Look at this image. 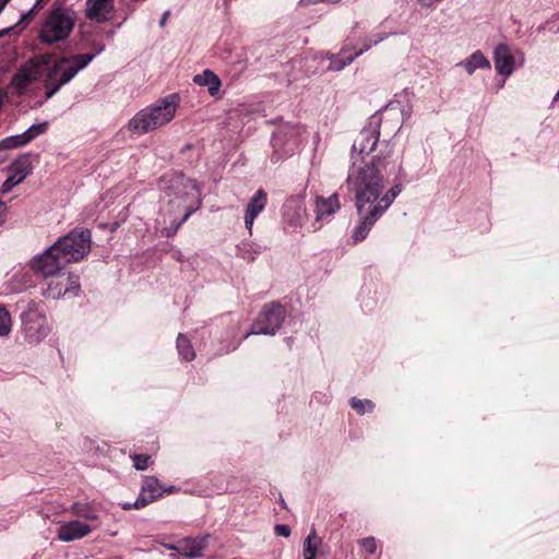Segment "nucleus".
Instances as JSON below:
<instances>
[{"label":"nucleus","mask_w":559,"mask_h":559,"mask_svg":"<svg viewBox=\"0 0 559 559\" xmlns=\"http://www.w3.org/2000/svg\"><path fill=\"white\" fill-rule=\"evenodd\" d=\"M456 66L464 68L468 75H472L476 70H489L491 68L490 61L480 50L474 51L468 58L460 61Z\"/></svg>","instance_id":"obj_21"},{"label":"nucleus","mask_w":559,"mask_h":559,"mask_svg":"<svg viewBox=\"0 0 559 559\" xmlns=\"http://www.w3.org/2000/svg\"><path fill=\"white\" fill-rule=\"evenodd\" d=\"M369 39L370 37H365L361 39L362 47L365 46V44H369Z\"/></svg>","instance_id":"obj_39"},{"label":"nucleus","mask_w":559,"mask_h":559,"mask_svg":"<svg viewBox=\"0 0 559 559\" xmlns=\"http://www.w3.org/2000/svg\"><path fill=\"white\" fill-rule=\"evenodd\" d=\"M277 536L289 537L290 528L286 524H277L274 528Z\"/></svg>","instance_id":"obj_35"},{"label":"nucleus","mask_w":559,"mask_h":559,"mask_svg":"<svg viewBox=\"0 0 559 559\" xmlns=\"http://www.w3.org/2000/svg\"><path fill=\"white\" fill-rule=\"evenodd\" d=\"M46 131H47V122L45 121L41 123H35V124L31 126L27 130L22 132V135H23L26 144H28L29 142L35 140L37 136L44 134Z\"/></svg>","instance_id":"obj_27"},{"label":"nucleus","mask_w":559,"mask_h":559,"mask_svg":"<svg viewBox=\"0 0 559 559\" xmlns=\"http://www.w3.org/2000/svg\"><path fill=\"white\" fill-rule=\"evenodd\" d=\"M40 1L41 0H36V3L34 4V7L27 12V15H29L34 12V10L40 4Z\"/></svg>","instance_id":"obj_38"},{"label":"nucleus","mask_w":559,"mask_h":559,"mask_svg":"<svg viewBox=\"0 0 559 559\" xmlns=\"http://www.w3.org/2000/svg\"><path fill=\"white\" fill-rule=\"evenodd\" d=\"M92 532V527L79 520L61 522L57 532L59 540L70 543L87 536Z\"/></svg>","instance_id":"obj_15"},{"label":"nucleus","mask_w":559,"mask_h":559,"mask_svg":"<svg viewBox=\"0 0 559 559\" xmlns=\"http://www.w3.org/2000/svg\"><path fill=\"white\" fill-rule=\"evenodd\" d=\"M177 349L182 359L187 361H191L195 357L190 340H188L183 334H179L177 337Z\"/></svg>","instance_id":"obj_24"},{"label":"nucleus","mask_w":559,"mask_h":559,"mask_svg":"<svg viewBox=\"0 0 559 559\" xmlns=\"http://www.w3.org/2000/svg\"><path fill=\"white\" fill-rule=\"evenodd\" d=\"M7 211H8V209H7L5 203L0 201V225L5 222Z\"/></svg>","instance_id":"obj_36"},{"label":"nucleus","mask_w":559,"mask_h":559,"mask_svg":"<svg viewBox=\"0 0 559 559\" xmlns=\"http://www.w3.org/2000/svg\"><path fill=\"white\" fill-rule=\"evenodd\" d=\"M168 19V12H165L159 21L160 26H164Z\"/></svg>","instance_id":"obj_37"},{"label":"nucleus","mask_w":559,"mask_h":559,"mask_svg":"<svg viewBox=\"0 0 559 559\" xmlns=\"http://www.w3.org/2000/svg\"><path fill=\"white\" fill-rule=\"evenodd\" d=\"M114 0H87L86 16L103 23L111 19Z\"/></svg>","instance_id":"obj_18"},{"label":"nucleus","mask_w":559,"mask_h":559,"mask_svg":"<svg viewBox=\"0 0 559 559\" xmlns=\"http://www.w3.org/2000/svg\"><path fill=\"white\" fill-rule=\"evenodd\" d=\"M393 146L385 142L379 153L369 159L352 162L347 178V190L354 195L359 222L352 233L354 242L366 239L374 224L384 215L402 192L400 182L385 190V175L392 165Z\"/></svg>","instance_id":"obj_1"},{"label":"nucleus","mask_w":559,"mask_h":559,"mask_svg":"<svg viewBox=\"0 0 559 559\" xmlns=\"http://www.w3.org/2000/svg\"><path fill=\"white\" fill-rule=\"evenodd\" d=\"M318 548V537L316 531L312 530L304 542V558L316 559Z\"/></svg>","instance_id":"obj_25"},{"label":"nucleus","mask_w":559,"mask_h":559,"mask_svg":"<svg viewBox=\"0 0 559 559\" xmlns=\"http://www.w3.org/2000/svg\"><path fill=\"white\" fill-rule=\"evenodd\" d=\"M359 23H356L353 27V32H355L358 28Z\"/></svg>","instance_id":"obj_41"},{"label":"nucleus","mask_w":559,"mask_h":559,"mask_svg":"<svg viewBox=\"0 0 559 559\" xmlns=\"http://www.w3.org/2000/svg\"><path fill=\"white\" fill-rule=\"evenodd\" d=\"M349 51L348 46H344L337 55H329L328 58L330 63L328 66V70L330 71H341L347 66H349L357 57V51L354 53L347 55Z\"/></svg>","instance_id":"obj_23"},{"label":"nucleus","mask_w":559,"mask_h":559,"mask_svg":"<svg viewBox=\"0 0 559 559\" xmlns=\"http://www.w3.org/2000/svg\"><path fill=\"white\" fill-rule=\"evenodd\" d=\"M380 131L379 124L370 123L364 128L353 144L352 150V162L355 159H366L370 153H372L379 142Z\"/></svg>","instance_id":"obj_13"},{"label":"nucleus","mask_w":559,"mask_h":559,"mask_svg":"<svg viewBox=\"0 0 559 559\" xmlns=\"http://www.w3.org/2000/svg\"><path fill=\"white\" fill-rule=\"evenodd\" d=\"M24 145H26V142L22 133L10 135L0 141V151L13 150Z\"/></svg>","instance_id":"obj_26"},{"label":"nucleus","mask_w":559,"mask_h":559,"mask_svg":"<svg viewBox=\"0 0 559 559\" xmlns=\"http://www.w3.org/2000/svg\"><path fill=\"white\" fill-rule=\"evenodd\" d=\"M131 459L133 461V466L135 469L144 471L147 468L151 457L150 455L146 454H134L131 456Z\"/></svg>","instance_id":"obj_33"},{"label":"nucleus","mask_w":559,"mask_h":559,"mask_svg":"<svg viewBox=\"0 0 559 559\" xmlns=\"http://www.w3.org/2000/svg\"><path fill=\"white\" fill-rule=\"evenodd\" d=\"M178 96L170 94L138 111L128 122L131 133L142 135L169 123L176 115Z\"/></svg>","instance_id":"obj_3"},{"label":"nucleus","mask_w":559,"mask_h":559,"mask_svg":"<svg viewBox=\"0 0 559 559\" xmlns=\"http://www.w3.org/2000/svg\"><path fill=\"white\" fill-rule=\"evenodd\" d=\"M193 82L199 86L207 87V92L211 96H216L222 85L219 78L209 69L194 75Z\"/></svg>","instance_id":"obj_22"},{"label":"nucleus","mask_w":559,"mask_h":559,"mask_svg":"<svg viewBox=\"0 0 559 559\" xmlns=\"http://www.w3.org/2000/svg\"><path fill=\"white\" fill-rule=\"evenodd\" d=\"M11 175L1 186V193H9L15 186L21 183L28 175L29 168L27 162H15L10 166Z\"/></svg>","instance_id":"obj_20"},{"label":"nucleus","mask_w":559,"mask_h":559,"mask_svg":"<svg viewBox=\"0 0 559 559\" xmlns=\"http://www.w3.org/2000/svg\"><path fill=\"white\" fill-rule=\"evenodd\" d=\"M92 233L87 228H74L53 245L68 264L84 259L91 250Z\"/></svg>","instance_id":"obj_7"},{"label":"nucleus","mask_w":559,"mask_h":559,"mask_svg":"<svg viewBox=\"0 0 559 559\" xmlns=\"http://www.w3.org/2000/svg\"><path fill=\"white\" fill-rule=\"evenodd\" d=\"M284 319L285 309L280 302L266 304L253 322L250 331L246 333L245 338L259 334L275 335L281 329Z\"/></svg>","instance_id":"obj_9"},{"label":"nucleus","mask_w":559,"mask_h":559,"mask_svg":"<svg viewBox=\"0 0 559 559\" xmlns=\"http://www.w3.org/2000/svg\"><path fill=\"white\" fill-rule=\"evenodd\" d=\"M162 200L166 204L163 216L170 217V227L163 230L166 237L174 236L179 227L194 213L200 203V190L194 180L182 174L168 175L163 178Z\"/></svg>","instance_id":"obj_2"},{"label":"nucleus","mask_w":559,"mask_h":559,"mask_svg":"<svg viewBox=\"0 0 559 559\" xmlns=\"http://www.w3.org/2000/svg\"><path fill=\"white\" fill-rule=\"evenodd\" d=\"M306 219V210L298 205L292 215V217H288L286 223L289 227L298 228L301 227Z\"/></svg>","instance_id":"obj_29"},{"label":"nucleus","mask_w":559,"mask_h":559,"mask_svg":"<svg viewBox=\"0 0 559 559\" xmlns=\"http://www.w3.org/2000/svg\"><path fill=\"white\" fill-rule=\"evenodd\" d=\"M360 545L365 549V551L369 554H373L377 549L376 539L373 537H367L361 539Z\"/></svg>","instance_id":"obj_34"},{"label":"nucleus","mask_w":559,"mask_h":559,"mask_svg":"<svg viewBox=\"0 0 559 559\" xmlns=\"http://www.w3.org/2000/svg\"><path fill=\"white\" fill-rule=\"evenodd\" d=\"M19 305L24 308L20 314L24 340L28 344L37 345L50 333V326L47 323L44 310V302L28 298L22 299Z\"/></svg>","instance_id":"obj_5"},{"label":"nucleus","mask_w":559,"mask_h":559,"mask_svg":"<svg viewBox=\"0 0 559 559\" xmlns=\"http://www.w3.org/2000/svg\"><path fill=\"white\" fill-rule=\"evenodd\" d=\"M341 207L338 194L333 193L329 198H316V219L313 222L314 230L322 227V222L329 219Z\"/></svg>","instance_id":"obj_14"},{"label":"nucleus","mask_w":559,"mask_h":559,"mask_svg":"<svg viewBox=\"0 0 559 559\" xmlns=\"http://www.w3.org/2000/svg\"><path fill=\"white\" fill-rule=\"evenodd\" d=\"M52 243L43 253L37 254L31 261V269L44 278L56 275L64 270L68 265L62 254Z\"/></svg>","instance_id":"obj_10"},{"label":"nucleus","mask_w":559,"mask_h":559,"mask_svg":"<svg viewBox=\"0 0 559 559\" xmlns=\"http://www.w3.org/2000/svg\"><path fill=\"white\" fill-rule=\"evenodd\" d=\"M496 71L503 76H509L514 71V57L507 45L500 44L493 51Z\"/></svg>","instance_id":"obj_19"},{"label":"nucleus","mask_w":559,"mask_h":559,"mask_svg":"<svg viewBox=\"0 0 559 559\" xmlns=\"http://www.w3.org/2000/svg\"><path fill=\"white\" fill-rule=\"evenodd\" d=\"M168 549L176 550L177 551V544L176 545H166Z\"/></svg>","instance_id":"obj_40"},{"label":"nucleus","mask_w":559,"mask_h":559,"mask_svg":"<svg viewBox=\"0 0 559 559\" xmlns=\"http://www.w3.org/2000/svg\"><path fill=\"white\" fill-rule=\"evenodd\" d=\"M350 406L357 411L359 414H365L371 412L373 409V403L370 400H359L353 397L350 400Z\"/></svg>","instance_id":"obj_31"},{"label":"nucleus","mask_w":559,"mask_h":559,"mask_svg":"<svg viewBox=\"0 0 559 559\" xmlns=\"http://www.w3.org/2000/svg\"><path fill=\"white\" fill-rule=\"evenodd\" d=\"M75 22L76 15L72 9L56 7L43 21L38 37L41 43L47 45L62 41L70 36Z\"/></svg>","instance_id":"obj_6"},{"label":"nucleus","mask_w":559,"mask_h":559,"mask_svg":"<svg viewBox=\"0 0 559 559\" xmlns=\"http://www.w3.org/2000/svg\"><path fill=\"white\" fill-rule=\"evenodd\" d=\"M104 49L102 46L95 53H81L63 57L51 67L47 63L45 80L46 98H51L63 85L68 84L79 71L86 68L92 60Z\"/></svg>","instance_id":"obj_4"},{"label":"nucleus","mask_w":559,"mask_h":559,"mask_svg":"<svg viewBox=\"0 0 559 559\" xmlns=\"http://www.w3.org/2000/svg\"><path fill=\"white\" fill-rule=\"evenodd\" d=\"M48 61H50L48 56H37L28 60L14 74L12 85L20 92L23 91L31 82L38 80L43 75Z\"/></svg>","instance_id":"obj_11"},{"label":"nucleus","mask_w":559,"mask_h":559,"mask_svg":"<svg viewBox=\"0 0 559 559\" xmlns=\"http://www.w3.org/2000/svg\"><path fill=\"white\" fill-rule=\"evenodd\" d=\"M266 203L267 195L262 189H259L249 201L245 211V225L250 234L252 230L254 219L258 217L260 213L263 212V210L266 206Z\"/></svg>","instance_id":"obj_17"},{"label":"nucleus","mask_w":559,"mask_h":559,"mask_svg":"<svg viewBox=\"0 0 559 559\" xmlns=\"http://www.w3.org/2000/svg\"><path fill=\"white\" fill-rule=\"evenodd\" d=\"M41 296L46 299L58 300L62 297H76L81 290L80 277L72 272H60L45 278Z\"/></svg>","instance_id":"obj_8"},{"label":"nucleus","mask_w":559,"mask_h":559,"mask_svg":"<svg viewBox=\"0 0 559 559\" xmlns=\"http://www.w3.org/2000/svg\"><path fill=\"white\" fill-rule=\"evenodd\" d=\"M390 34H373L370 36L369 44H365L364 47H361L359 50H357V55H362L367 50H369L372 46L378 45L382 40H384Z\"/></svg>","instance_id":"obj_32"},{"label":"nucleus","mask_w":559,"mask_h":559,"mask_svg":"<svg viewBox=\"0 0 559 559\" xmlns=\"http://www.w3.org/2000/svg\"><path fill=\"white\" fill-rule=\"evenodd\" d=\"M12 320L4 306H0V337H5L11 333Z\"/></svg>","instance_id":"obj_28"},{"label":"nucleus","mask_w":559,"mask_h":559,"mask_svg":"<svg viewBox=\"0 0 559 559\" xmlns=\"http://www.w3.org/2000/svg\"><path fill=\"white\" fill-rule=\"evenodd\" d=\"M209 535L186 537L177 543V551L188 558H199L207 547Z\"/></svg>","instance_id":"obj_16"},{"label":"nucleus","mask_w":559,"mask_h":559,"mask_svg":"<svg viewBox=\"0 0 559 559\" xmlns=\"http://www.w3.org/2000/svg\"><path fill=\"white\" fill-rule=\"evenodd\" d=\"M174 486L164 488L155 476H146L143 479L139 497L133 503L122 504L123 510L141 509L159 499L164 492H173Z\"/></svg>","instance_id":"obj_12"},{"label":"nucleus","mask_w":559,"mask_h":559,"mask_svg":"<svg viewBox=\"0 0 559 559\" xmlns=\"http://www.w3.org/2000/svg\"><path fill=\"white\" fill-rule=\"evenodd\" d=\"M72 512L86 520H96L97 514L91 510L86 504L74 503L71 508Z\"/></svg>","instance_id":"obj_30"}]
</instances>
